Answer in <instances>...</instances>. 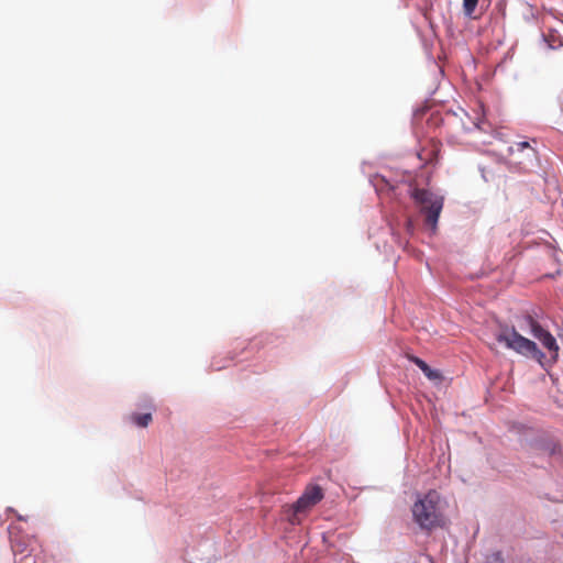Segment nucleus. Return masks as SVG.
Returning <instances> with one entry per match:
<instances>
[{
	"label": "nucleus",
	"instance_id": "1",
	"mask_svg": "<svg viewBox=\"0 0 563 563\" xmlns=\"http://www.w3.org/2000/svg\"><path fill=\"white\" fill-rule=\"evenodd\" d=\"M413 521L424 531L445 526L444 501L437 490H429L411 508Z\"/></svg>",
	"mask_w": 563,
	"mask_h": 563
},
{
	"label": "nucleus",
	"instance_id": "2",
	"mask_svg": "<svg viewBox=\"0 0 563 563\" xmlns=\"http://www.w3.org/2000/svg\"><path fill=\"white\" fill-rule=\"evenodd\" d=\"M496 340L499 343H503L507 349L512 350L523 356L531 357L539 364L543 365V352L538 349L533 341L522 336L514 327H501L496 334Z\"/></svg>",
	"mask_w": 563,
	"mask_h": 563
},
{
	"label": "nucleus",
	"instance_id": "3",
	"mask_svg": "<svg viewBox=\"0 0 563 563\" xmlns=\"http://www.w3.org/2000/svg\"><path fill=\"white\" fill-rule=\"evenodd\" d=\"M411 197L424 214V221L432 231L437 229L438 220L443 208V198L426 189L415 188Z\"/></svg>",
	"mask_w": 563,
	"mask_h": 563
},
{
	"label": "nucleus",
	"instance_id": "4",
	"mask_svg": "<svg viewBox=\"0 0 563 563\" xmlns=\"http://www.w3.org/2000/svg\"><path fill=\"white\" fill-rule=\"evenodd\" d=\"M322 498L323 490L319 485L307 486L298 500L295 504L288 506L285 510L288 521L291 525L300 523L299 516L309 511L319 501H321Z\"/></svg>",
	"mask_w": 563,
	"mask_h": 563
},
{
	"label": "nucleus",
	"instance_id": "5",
	"mask_svg": "<svg viewBox=\"0 0 563 563\" xmlns=\"http://www.w3.org/2000/svg\"><path fill=\"white\" fill-rule=\"evenodd\" d=\"M518 325L522 331L529 330L530 333L551 353L552 358L556 360L559 352L556 340L539 323L537 319L529 313L523 314L518 319Z\"/></svg>",
	"mask_w": 563,
	"mask_h": 563
},
{
	"label": "nucleus",
	"instance_id": "6",
	"mask_svg": "<svg viewBox=\"0 0 563 563\" xmlns=\"http://www.w3.org/2000/svg\"><path fill=\"white\" fill-rule=\"evenodd\" d=\"M411 361L423 372V374L429 378V379H437L440 377V374L432 369L424 361H422L421 358L419 357H411Z\"/></svg>",
	"mask_w": 563,
	"mask_h": 563
},
{
	"label": "nucleus",
	"instance_id": "7",
	"mask_svg": "<svg viewBox=\"0 0 563 563\" xmlns=\"http://www.w3.org/2000/svg\"><path fill=\"white\" fill-rule=\"evenodd\" d=\"M152 413H132L130 420L137 427L145 428L152 422Z\"/></svg>",
	"mask_w": 563,
	"mask_h": 563
},
{
	"label": "nucleus",
	"instance_id": "8",
	"mask_svg": "<svg viewBox=\"0 0 563 563\" xmlns=\"http://www.w3.org/2000/svg\"><path fill=\"white\" fill-rule=\"evenodd\" d=\"M509 154L514 156L519 153H527V156H533L534 150L530 147V143H515V146L508 148Z\"/></svg>",
	"mask_w": 563,
	"mask_h": 563
},
{
	"label": "nucleus",
	"instance_id": "9",
	"mask_svg": "<svg viewBox=\"0 0 563 563\" xmlns=\"http://www.w3.org/2000/svg\"><path fill=\"white\" fill-rule=\"evenodd\" d=\"M417 156L426 164L432 163L438 157V148L435 146H432L430 150L423 148L417 153Z\"/></svg>",
	"mask_w": 563,
	"mask_h": 563
},
{
	"label": "nucleus",
	"instance_id": "10",
	"mask_svg": "<svg viewBox=\"0 0 563 563\" xmlns=\"http://www.w3.org/2000/svg\"><path fill=\"white\" fill-rule=\"evenodd\" d=\"M478 0H463V11L468 18H473Z\"/></svg>",
	"mask_w": 563,
	"mask_h": 563
},
{
	"label": "nucleus",
	"instance_id": "11",
	"mask_svg": "<svg viewBox=\"0 0 563 563\" xmlns=\"http://www.w3.org/2000/svg\"><path fill=\"white\" fill-rule=\"evenodd\" d=\"M11 548L14 554L23 553L25 551V545L23 542L19 541L15 537L11 534Z\"/></svg>",
	"mask_w": 563,
	"mask_h": 563
},
{
	"label": "nucleus",
	"instance_id": "12",
	"mask_svg": "<svg viewBox=\"0 0 563 563\" xmlns=\"http://www.w3.org/2000/svg\"><path fill=\"white\" fill-rule=\"evenodd\" d=\"M15 563H35L33 556L26 554L23 558H21L19 561L15 560Z\"/></svg>",
	"mask_w": 563,
	"mask_h": 563
},
{
	"label": "nucleus",
	"instance_id": "13",
	"mask_svg": "<svg viewBox=\"0 0 563 563\" xmlns=\"http://www.w3.org/2000/svg\"><path fill=\"white\" fill-rule=\"evenodd\" d=\"M512 162H514L515 164H522V163H523V159H521L520 157H514V158H512Z\"/></svg>",
	"mask_w": 563,
	"mask_h": 563
}]
</instances>
